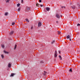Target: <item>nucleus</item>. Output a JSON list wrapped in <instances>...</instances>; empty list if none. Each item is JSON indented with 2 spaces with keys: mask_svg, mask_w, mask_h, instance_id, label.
<instances>
[{
  "mask_svg": "<svg viewBox=\"0 0 80 80\" xmlns=\"http://www.w3.org/2000/svg\"><path fill=\"white\" fill-rule=\"evenodd\" d=\"M57 51H55V57H57Z\"/></svg>",
  "mask_w": 80,
  "mask_h": 80,
  "instance_id": "1",
  "label": "nucleus"
},
{
  "mask_svg": "<svg viewBox=\"0 0 80 80\" xmlns=\"http://www.w3.org/2000/svg\"><path fill=\"white\" fill-rule=\"evenodd\" d=\"M42 25V24L41 23V22H39L38 23V27H40Z\"/></svg>",
  "mask_w": 80,
  "mask_h": 80,
  "instance_id": "2",
  "label": "nucleus"
},
{
  "mask_svg": "<svg viewBox=\"0 0 80 80\" xmlns=\"http://www.w3.org/2000/svg\"><path fill=\"white\" fill-rule=\"evenodd\" d=\"M56 16L57 17V18H60V16H59V15H58V14H57L56 15Z\"/></svg>",
  "mask_w": 80,
  "mask_h": 80,
  "instance_id": "3",
  "label": "nucleus"
},
{
  "mask_svg": "<svg viewBox=\"0 0 80 80\" xmlns=\"http://www.w3.org/2000/svg\"><path fill=\"white\" fill-rule=\"evenodd\" d=\"M46 10H47V11H49V10H50V8H46Z\"/></svg>",
  "mask_w": 80,
  "mask_h": 80,
  "instance_id": "4",
  "label": "nucleus"
},
{
  "mask_svg": "<svg viewBox=\"0 0 80 80\" xmlns=\"http://www.w3.org/2000/svg\"><path fill=\"white\" fill-rule=\"evenodd\" d=\"M71 8H72V9H75V6H72Z\"/></svg>",
  "mask_w": 80,
  "mask_h": 80,
  "instance_id": "5",
  "label": "nucleus"
},
{
  "mask_svg": "<svg viewBox=\"0 0 80 80\" xmlns=\"http://www.w3.org/2000/svg\"><path fill=\"white\" fill-rule=\"evenodd\" d=\"M36 6H37V7H40V4H38V3H37L36 5Z\"/></svg>",
  "mask_w": 80,
  "mask_h": 80,
  "instance_id": "6",
  "label": "nucleus"
},
{
  "mask_svg": "<svg viewBox=\"0 0 80 80\" xmlns=\"http://www.w3.org/2000/svg\"><path fill=\"white\" fill-rule=\"evenodd\" d=\"M5 15L6 16H7V15H8V12H5Z\"/></svg>",
  "mask_w": 80,
  "mask_h": 80,
  "instance_id": "7",
  "label": "nucleus"
},
{
  "mask_svg": "<svg viewBox=\"0 0 80 80\" xmlns=\"http://www.w3.org/2000/svg\"><path fill=\"white\" fill-rule=\"evenodd\" d=\"M27 10L28 11V10H30V8L29 7H28L27 8Z\"/></svg>",
  "mask_w": 80,
  "mask_h": 80,
  "instance_id": "8",
  "label": "nucleus"
},
{
  "mask_svg": "<svg viewBox=\"0 0 80 80\" xmlns=\"http://www.w3.org/2000/svg\"><path fill=\"white\" fill-rule=\"evenodd\" d=\"M59 57L60 58V60H62V57H61V56L59 55Z\"/></svg>",
  "mask_w": 80,
  "mask_h": 80,
  "instance_id": "9",
  "label": "nucleus"
},
{
  "mask_svg": "<svg viewBox=\"0 0 80 80\" xmlns=\"http://www.w3.org/2000/svg\"><path fill=\"white\" fill-rule=\"evenodd\" d=\"M8 67H11V64L10 63H9L8 65Z\"/></svg>",
  "mask_w": 80,
  "mask_h": 80,
  "instance_id": "10",
  "label": "nucleus"
},
{
  "mask_svg": "<svg viewBox=\"0 0 80 80\" xmlns=\"http://www.w3.org/2000/svg\"><path fill=\"white\" fill-rule=\"evenodd\" d=\"M14 75H15V74L13 73H12L11 75V77H13V76Z\"/></svg>",
  "mask_w": 80,
  "mask_h": 80,
  "instance_id": "11",
  "label": "nucleus"
},
{
  "mask_svg": "<svg viewBox=\"0 0 80 80\" xmlns=\"http://www.w3.org/2000/svg\"><path fill=\"white\" fill-rule=\"evenodd\" d=\"M52 44H54L55 43V41H53L51 42Z\"/></svg>",
  "mask_w": 80,
  "mask_h": 80,
  "instance_id": "12",
  "label": "nucleus"
},
{
  "mask_svg": "<svg viewBox=\"0 0 80 80\" xmlns=\"http://www.w3.org/2000/svg\"><path fill=\"white\" fill-rule=\"evenodd\" d=\"M13 31H11V32H10V34L11 35H12V34H13Z\"/></svg>",
  "mask_w": 80,
  "mask_h": 80,
  "instance_id": "13",
  "label": "nucleus"
},
{
  "mask_svg": "<svg viewBox=\"0 0 80 80\" xmlns=\"http://www.w3.org/2000/svg\"><path fill=\"white\" fill-rule=\"evenodd\" d=\"M58 35H59V34H60L61 33V32H60V31H58Z\"/></svg>",
  "mask_w": 80,
  "mask_h": 80,
  "instance_id": "14",
  "label": "nucleus"
},
{
  "mask_svg": "<svg viewBox=\"0 0 80 80\" xmlns=\"http://www.w3.org/2000/svg\"><path fill=\"white\" fill-rule=\"evenodd\" d=\"M4 53H7V54L8 53V52H7V51H4Z\"/></svg>",
  "mask_w": 80,
  "mask_h": 80,
  "instance_id": "15",
  "label": "nucleus"
},
{
  "mask_svg": "<svg viewBox=\"0 0 80 80\" xmlns=\"http://www.w3.org/2000/svg\"><path fill=\"white\" fill-rule=\"evenodd\" d=\"M70 37V35H68L67 36V38H69Z\"/></svg>",
  "mask_w": 80,
  "mask_h": 80,
  "instance_id": "16",
  "label": "nucleus"
},
{
  "mask_svg": "<svg viewBox=\"0 0 80 80\" xmlns=\"http://www.w3.org/2000/svg\"><path fill=\"white\" fill-rule=\"evenodd\" d=\"M1 57L2 58H4V56H3V54L1 55Z\"/></svg>",
  "mask_w": 80,
  "mask_h": 80,
  "instance_id": "17",
  "label": "nucleus"
},
{
  "mask_svg": "<svg viewBox=\"0 0 80 80\" xmlns=\"http://www.w3.org/2000/svg\"><path fill=\"white\" fill-rule=\"evenodd\" d=\"M16 48H17V45H15L14 48V50H15Z\"/></svg>",
  "mask_w": 80,
  "mask_h": 80,
  "instance_id": "18",
  "label": "nucleus"
},
{
  "mask_svg": "<svg viewBox=\"0 0 80 80\" xmlns=\"http://www.w3.org/2000/svg\"><path fill=\"white\" fill-rule=\"evenodd\" d=\"M20 5V4L18 3V4H17V7H19Z\"/></svg>",
  "mask_w": 80,
  "mask_h": 80,
  "instance_id": "19",
  "label": "nucleus"
},
{
  "mask_svg": "<svg viewBox=\"0 0 80 80\" xmlns=\"http://www.w3.org/2000/svg\"><path fill=\"white\" fill-rule=\"evenodd\" d=\"M44 73H43L44 75H46L45 73H46V72L44 71Z\"/></svg>",
  "mask_w": 80,
  "mask_h": 80,
  "instance_id": "20",
  "label": "nucleus"
},
{
  "mask_svg": "<svg viewBox=\"0 0 80 80\" xmlns=\"http://www.w3.org/2000/svg\"><path fill=\"white\" fill-rule=\"evenodd\" d=\"M26 20L27 22H29V20H28V19H26Z\"/></svg>",
  "mask_w": 80,
  "mask_h": 80,
  "instance_id": "21",
  "label": "nucleus"
},
{
  "mask_svg": "<svg viewBox=\"0 0 80 80\" xmlns=\"http://www.w3.org/2000/svg\"><path fill=\"white\" fill-rule=\"evenodd\" d=\"M61 8H65V6H61Z\"/></svg>",
  "mask_w": 80,
  "mask_h": 80,
  "instance_id": "22",
  "label": "nucleus"
},
{
  "mask_svg": "<svg viewBox=\"0 0 80 80\" xmlns=\"http://www.w3.org/2000/svg\"><path fill=\"white\" fill-rule=\"evenodd\" d=\"M69 72H72V68H71L70 69Z\"/></svg>",
  "mask_w": 80,
  "mask_h": 80,
  "instance_id": "23",
  "label": "nucleus"
},
{
  "mask_svg": "<svg viewBox=\"0 0 80 80\" xmlns=\"http://www.w3.org/2000/svg\"><path fill=\"white\" fill-rule=\"evenodd\" d=\"M9 1H10V0H7L6 1V2L7 3H8V2H9Z\"/></svg>",
  "mask_w": 80,
  "mask_h": 80,
  "instance_id": "24",
  "label": "nucleus"
},
{
  "mask_svg": "<svg viewBox=\"0 0 80 80\" xmlns=\"http://www.w3.org/2000/svg\"><path fill=\"white\" fill-rule=\"evenodd\" d=\"M14 24H15V22H13L12 23V25H14Z\"/></svg>",
  "mask_w": 80,
  "mask_h": 80,
  "instance_id": "25",
  "label": "nucleus"
},
{
  "mask_svg": "<svg viewBox=\"0 0 80 80\" xmlns=\"http://www.w3.org/2000/svg\"><path fill=\"white\" fill-rule=\"evenodd\" d=\"M20 8H19L18 9V11H20Z\"/></svg>",
  "mask_w": 80,
  "mask_h": 80,
  "instance_id": "26",
  "label": "nucleus"
},
{
  "mask_svg": "<svg viewBox=\"0 0 80 80\" xmlns=\"http://www.w3.org/2000/svg\"><path fill=\"white\" fill-rule=\"evenodd\" d=\"M2 48H4V45H2Z\"/></svg>",
  "mask_w": 80,
  "mask_h": 80,
  "instance_id": "27",
  "label": "nucleus"
},
{
  "mask_svg": "<svg viewBox=\"0 0 80 80\" xmlns=\"http://www.w3.org/2000/svg\"><path fill=\"white\" fill-rule=\"evenodd\" d=\"M39 2H40V3H41V2H42V0H39Z\"/></svg>",
  "mask_w": 80,
  "mask_h": 80,
  "instance_id": "28",
  "label": "nucleus"
},
{
  "mask_svg": "<svg viewBox=\"0 0 80 80\" xmlns=\"http://www.w3.org/2000/svg\"><path fill=\"white\" fill-rule=\"evenodd\" d=\"M77 26H80V24H78L77 25Z\"/></svg>",
  "mask_w": 80,
  "mask_h": 80,
  "instance_id": "29",
  "label": "nucleus"
},
{
  "mask_svg": "<svg viewBox=\"0 0 80 80\" xmlns=\"http://www.w3.org/2000/svg\"><path fill=\"white\" fill-rule=\"evenodd\" d=\"M23 0H22V3H23Z\"/></svg>",
  "mask_w": 80,
  "mask_h": 80,
  "instance_id": "30",
  "label": "nucleus"
},
{
  "mask_svg": "<svg viewBox=\"0 0 80 80\" xmlns=\"http://www.w3.org/2000/svg\"><path fill=\"white\" fill-rule=\"evenodd\" d=\"M40 6H41V7H43V5H40Z\"/></svg>",
  "mask_w": 80,
  "mask_h": 80,
  "instance_id": "31",
  "label": "nucleus"
},
{
  "mask_svg": "<svg viewBox=\"0 0 80 80\" xmlns=\"http://www.w3.org/2000/svg\"><path fill=\"white\" fill-rule=\"evenodd\" d=\"M58 52H59V53H60V51H59Z\"/></svg>",
  "mask_w": 80,
  "mask_h": 80,
  "instance_id": "32",
  "label": "nucleus"
},
{
  "mask_svg": "<svg viewBox=\"0 0 80 80\" xmlns=\"http://www.w3.org/2000/svg\"><path fill=\"white\" fill-rule=\"evenodd\" d=\"M71 39H71L69 38L70 41H71Z\"/></svg>",
  "mask_w": 80,
  "mask_h": 80,
  "instance_id": "33",
  "label": "nucleus"
},
{
  "mask_svg": "<svg viewBox=\"0 0 80 80\" xmlns=\"http://www.w3.org/2000/svg\"><path fill=\"white\" fill-rule=\"evenodd\" d=\"M32 28H33V27H31V29H32Z\"/></svg>",
  "mask_w": 80,
  "mask_h": 80,
  "instance_id": "34",
  "label": "nucleus"
},
{
  "mask_svg": "<svg viewBox=\"0 0 80 80\" xmlns=\"http://www.w3.org/2000/svg\"><path fill=\"white\" fill-rule=\"evenodd\" d=\"M57 23H58V21H57Z\"/></svg>",
  "mask_w": 80,
  "mask_h": 80,
  "instance_id": "35",
  "label": "nucleus"
},
{
  "mask_svg": "<svg viewBox=\"0 0 80 80\" xmlns=\"http://www.w3.org/2000/svg\"><path fill=\"white\" fill-rule=\"evenodd\" d=\"M62 17V16H61V17Z\"/></svg>",
  "mask_w": 80,
  "mask_h": 80,
  "instance_id": "36",
  "label": "nucleus"
}]
</instances>
